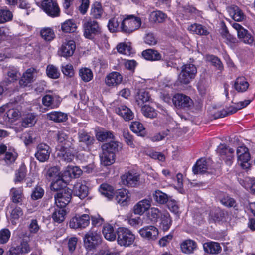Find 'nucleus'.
<instances>
[{
  "label": "nucleus",
  "instance_id": "nucleus-1",
  "mask_svg": "<svg viewBox=\"0 0 255 255\" xmlns=\"http://www.w3.org/2000/svg\"><path fill=\"white\" fill-rule=\"evenodd\" d=\"M102 154L100 156L101 164L105 166L110 165L115 161L116 154L119 151V142L111 141L102 146Z\"/></svg>",
  "mask_w": 255,
  "mask_h": 255
},
{
  "label": "nucleus",
  "instance_id": "nucleus-2",
  "mask_svg": "<svg viewBox=\"0 0 255 255\" xmlns=\"http://www.w3.org/2000/svg\"><path fill=\"white\" fill-rule=\"evenodd\" d=\"M32 250L29 241L21 238H12L6 255H22L27 254Z\"/></svg>",
  "mask_w": 255,
  "mask_h": 255
},
{
  "label": "nucleus",
  "instance_id": "nucleus-3",
  "mask_svg": "<svg viewBox=\"0 0 255 255\" xmlns=\"http://www.w3.org/2000/svg\"><path fill=\"white\" fill-rule=\"evenodd\" d=\"M140 17L133 15H125L120 24L121 32L126 34H130L137 30L141 26Z\"/></svg>",
  "mask_w": 255,
  "mask_h": 255
},
{
  "label": "nucleus",
  "instance_id": "nucleus-4",
  "mask_svg": "<svg viewBox=\"0 0 255 255\" xmlns=\"http://www.w3.org/2000/svg\"><path fill=\"white\" fill-rule=\"evenodd\" d=\"M117 242L120 246L128 247L133 244L135 236L128 228L119 227L116 229Z\"/></svg>",
  "mask_w": 255,
  "mask_h": 255
},
{
  "label": "nucleus",
  "instance_id": "nucleus-5",
  "mask_svg": "<svg viewBox=\"0 0 255 255\" xmlns=\"http://www.w3.org/2000/svg\"><path fill=\"white\" fill-rule=\"evenodd\" d=\"M83 241L86 249L91 251L99 247L102 242V238L96 232L90 230L85 235Z\"/></svg>",
  "mask_w": 255,
  "mask_h": 255
},
{
  "label": "nucleus",
  "instance_id": "nucleus-6",
  "mask_svg": "<svg viewBox=\"0 0 255 255\" xmlns=\"http://www.w3.org/2000/svg\"><path fill=\"white\" fill-rule=\"evenodd\" d=\"M197 68L194 64H184L181 67V71L178 76V81L181 84H188L195 78Z\"/></svg>",
  "mask_w": 255,
  "mask_h": 255
},
{
  "label": "nucleus",
  "instance_id": "nucleus-7",
  "mask_svg": "<svg viewBox=\"0 0 255 255\" xmlns=\"http://www.w3.org/2000/svg\"><path fill=\"white\" fill-rule=\"evenodd\" d=\"M84 37L89 39H93L95 36L101 32L99 23L95 20L90 18L83 24Z\"/></svg>",
  "mask_w": 255,
  "mask_h": 255
},
{
  "label": "nucleus",
  "instance_id": "nucleus-8",
  "mask_svg": "<svg viewBox=\"0 0 255 255\" xmlns=\"http://www.w3.org/2000/svg\"><path fill=\"white\" fill-rule=\"evenodd\" d=\"M49 16L54 18L60 16V9L57 2L53 0H43L39 5Z\"/></svg>",
  "mask_w": 255,
  "mask_h": 255
},
{
  "label": "nucleus",
  "instance_id": "nucleus-9",
  "mask_svg": "<svg viewBox=\"0 0 255 255\" xmlns=\"http://www.w3.org/2000/svg\"><path fill=\"white\" fill-rule=\"evenodd\" d=\"M172 101L178 109L188 110L193 105V101L191 98L182 93L175 94L172 98Z\"/></svg>",
  "mask_w": 255,
  "mask_h": 255
},
{
  "label": "nucleus",
  "instance_id": "nucleus-10",
  "mask_svg": "<svg viewBox=\"0 0 255 255\" xmlns=\"http://www.w3.org/2000/svg\"><path fill=\"white\" fill-rule=\"evenodd\" d=\"M72 195V190L65 188L54 195L55 204L57 207L66 208L71 201Z\"/></svg>",
  "mask_w": 255,
  "mask_h": 255
},
{
  "label": "nucleus",
  "instance_id": "nucleus-11",
  "mask_svg": "<svg viewBox=\"0 0 255 255\" xmlns=\"http://www.w3.org/2000/svg\"><path fill=\"white\" fill-rule=\"evenodd\" d=\"M79 146L84 151H89L95 142L94 137L85 131L78 133Z\"/></svg>",
  "mask_w": 255,
  "mask_h": 255
},
{
  "label": "nucleus",
  "instance_id": "nucleus-12",
  "mask_svg": "<svg viewBox=\"0 0 255 255\" xmlns=\"http://www.w3.org/2000/svg\"><path fill=\"white\" fill-rule=\"evenodd\" d=\"M217 152L220 159L224 160L227 165L231 166L232 164L234 153L233 148H229V146L225 144H220L218 147Z\"/></svg>",
  "mask_w": 255,
  "mask_h": 255
},
{
  "label": "nucleus",
  "instance_id": "nucleus-13",
  "mask_svg": "<svg viewBox=\"0 0 255 255\" xmlns=\"http://www.w3.org/2000/svg\"><path fill=\"white\" fill-rule=\"evenodd\" d=\"M140 175L133 171H128L121 176L123 184L128 187H135L139 183Z\"/></svg>",
  "mask_w": 255,
  "mask_h": 255
},
{
  "label": "nucleus",
  "instance_id": "nucleus-14",
  "mask_svg": "<svg viewBox=\"0 0 255 255\" xmlns=\"http://www.w3.org/2000/svg\"><path fill=\"white\" fill-rule=\"evenodd\" d=\"M90 217L88 214L81 216H75L72 218L69 222V226L73 229H82L88 226L90 224Z\"/></svg>",
  "mask_w": 255,
  "mask_h": 255
},
{
  "label": "nucleus",
  "instance_id": "nucleus-15",
  "mask_svg": "<svg viewBox=\"0 0 255 255\" xmlns=\"http://www.w3.org/2000/svg\"><path fill=\"white\" fill-rule=\"evenodd\" d=\"M140 236L148 241H155L157 239L159 231L157 227L152 225L145 226L138 231Z\"/></svg>",
  "mask_w": 255,
  "mask_h": 255
},
{
  "label": "nucleus",
  "instance_id": "nucleus-16",
  "mask_svg": "<svg viewBox=\"0 0 255 255\" xmlns=\"http://www.w3.org/2000/svg\"><path fill=\"white\" fill-rule=\"evenodd\" d=\"M36 149L34 156L37 160L40 162H44L49 159L51 150L48 145L40 143L37 145Z\"/></svg>",
  "mask_w": 255,
  "mask_h": 255
},
{
  "label": "nucleus",
  "instance_id": "nucleus-17",
  "mask_svg": "<svg viewBox=\"0 0 255 255\" xmlns=\"http://www.w3.org/2000/svg\"><path fill=\"white\" fill-rule=\"evenodd\" d=\"M76 49L75 42L73 40H65L60 48L61 55L65 58L73 55Z\"/></svg>",
  "mask_w": 255,
  "mask_h": 255
},
{
  "label": "nucleus",
  "instance_id": "nucleus-18",
  "mask_svg": "<svg viewBox=\"0 0 255 255\" xmlns=\"http://www.w3.org/2000/svg\"><path fill=\"white\" fill-rule=\"evenodd\" d=\"M122 75L118 72L113 71L108 74L105 78V83L109 87H115L121 83Z\"/></svg>",
  "mask_w": 255,
  "mask_h": 255
},
{
  "label": "nucleus",
  "instance_id": "nucleus-19",
  "mask_svg": "<svg viewBox=\"0 0 255 255\" xmlns=\"http://www.w3.org/2000/svg\"><path fill=\"white\" fill-rule=\"evenodd\" d=\"M208 169L209 168L207 160L202 158L198 159L192 167V171L195 175L209 172L208 171ZM209 172L211 173H214L212 171Z\"/></svg>",
  "mask_w": 255,
  "mask_h": 255
},
{
  "label": "nucleus",
  "instance_id": "nucleus-20",
  "mask_svg": "<svg viewBox=\"0 0 255 255\" xmlns=\"http://www.w3.org/2000/svg\"><path fill=\"white\" fill-rule=\"evenodd\" d=\"M181 251L185 254H191L197 248V243L191 239L184 240L180 245Z\"/></svg>",
  "mask_w": 255,
  "mask_h": 255
},
{
  "label": "nucleus",
  "instance_id": "nucleus-21",
  "mask_svg": "<svg viewBox=\"0 0 255 255\" xmlns=\"http://www.w3.org/2000/svg\"><path fill=\"white\" fill-rule=\"evenodd\" d=\"M116 113L126 121H129L134 118V114L130 109L125 105H121L115 109Z\"/></svg>",
  "mask_w": 255,
  "mask_h": 255
},
{
  "label": "nucleus",
  "instance_id": "nucleus-22",
  "mask_svg": "<svg viewBox=\"0 0 255 255\" xmlns=\"http://www.w3.org/2000/svg\"><path fill=\"white\" fill-rule=\"evenodd\" d=\"M102 233L104 238L110 241H115L117 236L116 230H115L114 226L109 223L104 224Z\"/></svg>",
  "mask_w": 255,
  "mask_h": 255
},
{
  "label": "nucleus",
  "instance_id": "nucleus-23",
  "mask_svg": "<svg viewBox=\"0 0 255 255\" xmlns=\"http://www.w3.org/2000/svg\"><path fill=\"white\" fill-rule=\"evenodd\" d=\"M72 191L74 196H78L80 199H82L88 196L89 189L86 185L77 183L74 185Z\"/></svg>",
  "mask_w": 255,
  "mask_h": 255
},
{
  "label": "nucleus",
  "instance_id": "nucleus-24",
  "mask_svg": "<svg viewBox=\"0 0 255 255\" xmlns=\"http://www.w3.org/2000/svg\"><path fill=\"white\" fill-rule=\"evenodd\" d=\"M142 56L146 60L150 61H159L162 59V55L157 50L153 49H147L142 52Z\"/></svg>",
  "mask_w": 255,
  "mask_h": 255
},
{
  "label": "nucleus",
  "instance_id": "nucleus-25",
  "mask_svg": "<svg viewBox=\"0 0 255 255\" xmlns=\"http://www.w3.org/2000/svg\"><path fill=\"white\" fill-rule=\"evenodd\" d=\"M36 71L34 68H28L22 75L19 81L21 87H25L31 83L33 79V73Z\"/></svg>",
  "mask_w": 255,
  "mask_h": 255
},
{
  "label": "nucleus",
  "instance_id": "nucleus-26",
  "mask_svg": "<svg viewBox=\"0 0 255 255\" xmlns=\"http://www.w3.org/2000/svg\"><path fill=\"white\" fill-rule=\"evenodd\" d=\"M204 251L211 254H218L222 251L220 244L216 242L210 241L203 244Z\"/></svg>",
  "mask_w": 255,
  "mask_h": 255
},
{
  "label": "nucleus",
  "instance_id": "nucleus-27",
  "mask_svg": "<svg viewBox=\"0 0 255 255\" xmlns=\"http://www.w3.org/2000/svg\"><path fill=\"white\" fill-rule=\"evenodd\" d=\"M151 206V201L148 199H143L139 201L133 207L134 213L135 214L142 215L148 210Z\"/></svg>",
  "mask_w": 255,
  "mask_h": 255
},
{
  "label": "nucleus",
  "instance_id": "nucleus-28",
  "mask_svg": "<svg viewBox=\"0 0 255 255\" xmlns=\"http://www.w3.org/2000/svg\"><path fill=\"white\" fill-rule=\"evenodd\" d=\"M66 214L67 212L65 207H59L56 205L54 211L51 215V217L54 222L61 223L65 220Z\"/></svg>",
  "mask_w": 255,
  "mask_h": 255
},
{
  "label": "nucleus",
  "instance_id": "nucleus-29",
  "mask_svg": "<svg viewBox=\"0 0 255 255\" xmlns=\"http://www.w3.org/2000/svg\"><path fill=\"white\" fill-rule=\"evenodd\" d=\"M221 35L225 39V43L231 49H234L237 46V39L229 33L226 27L223 29Z\"/></svg>",
  "mask_w": 255,
  "mask_h": 255
},
{
  "label": "nucleus",
  "instance_id": "nucleus-30",
  "mask_svg": "<svg viewBox=\"0 0 255 255\" xmlns=\"http://www.w3.org/2000/svg\"><path fill=\"white\" fill-rule=\"evenodd\" d=\"M135 98L137 104L140 106H143L145 103L150 102L151 100L149 92L145 89L139 90L137 93Z\"/></svg>",
  "mask_w": 255,
  "mask_h": 255
},
{
  "label": "nucleus",
  "instance_id": "nucleus-31",
  "mask_svg": "<svg viewBox=\"0 0 255 255\" xmlns=\"http://www.w3.org/2000/svg\"><path fill=\"white\" fill-rule=\"evenodd\" d=\"M11 200L16 204L21 205L24 198L23 190L22 188L13 187L10 190Z\"/></svg>",
  "mask_w": 255,
  "mask_h": 255
},
{
  "label": "nucleus",
  "instance_id": "nucleus-32",
  "mask_svg": "<svg viewBox=\"0 0 255 255\" xmlns=\"http://www.w3.org/2000/svg\"><path fill=\"white\" fill-rule=\"evenodd\" d=\"M240 109L239 106H237L236 103V106H230L229 107H227L226 109H223L222 110L217 111L214 115L215 119L224 118L236 113Z\"/></svg>",
  "mask_w": 255,
  "mask_h": 255
},
{
  "label": "nucleus",
  "instance_id": "nucleus-33",
  "mask_svg": "<svg viewBox=\"0 0 255 255\" xmlns=\"http://www.w3.org/2000/svg\"><path fill=\"white\" fill-rule=\"evenodd\" d=\"M130 129L137 136L142 137L146 135V131L143 125L138 121L131 122L130 125Z\"/></svg>",
  "mask_w": 255,
  "mask_h": 255
},
{
  "label": "nucleus",
  "instance_id": "nucleus-34",
  "mask_svg": "<svg viewBox=\"0 0 255 255\" xmlns=\"http://www.w3.org/2000/svg\"><path fill=\"white\" fill-rule=\"evenodd\" d=\"M249 84L245 77H238L236 78L234 84V88L238 92H244L247 90Z\"/></svg>",
  "mask_w": 255,
  "mask_h": 255
},
{
  "label": "nucleus",
  "instance_id": "nucleus-35",
  "mask_svg": "<svg viewBox=\"0 0 255 255\" xmlns=\"http://www.w3.org/2000/svg\"><path fill=\"white\" fill-rule=\"evenodd\" d=\"M230 16L236 21H241L244 18V14L239 7L236 5H232L227 9Z\"/></svg>",
  "mask_w": 255,
  "mask_h": 255
},
{
  "label": "nucleus",
  "instance_id": "nucleus-36",
  "mask_svg": "<svg viewBox=\"0 0 255 255\" xmlns=\"http://www.w3.org/2000/svg\"><path fill=\"white\" fill-rule=\"evenodd\" d=\"M104 10L101 2L95 1L91 7L90 15L92 18L95 19H100L103 15Z\"/></svg>",
  "mask_w": 255,
  "mask_h": 255
},
{
  "label": "nucleus",
  "instance_id": "nucleus-37",
  "mask_svg": "<svg viewBox=\"0 0 255 255\" xmlns=\"http://www.w3.org/2000/svg\"><path fill=\"white\" fill-rule=\"evenodd\" d=\"M116 199L118 203L122 206L127 205L130 200L127 190L124 189H119L116 192Z\"/></svg>",
  "mask_w": 255,
  "mask_h": 255
},
{
  "label": "nucleus",
  "instance_id": "nucleus-38",
  "mask_svg": "<svg viewBox=\"0 0 255 255\" xmlns=\"http://www.w3.org/2000/svg\"><path fill=\"white\" fill-rule=\"evenodd\" d=\"M188 30L193 33L200 36H207L209 34L207 28L200 24L194 23L191 24Z\"/></svg>",
  "mask_w": 255,
  "mask_h": 255
},
{
  "label": "nucleus",
  "instance_id": "nucleus-39",
  "mask_svg": "<svg viewBox=\"0 0 255 255\" xmlns=\"http://www.w3.org/2000/svg\"><path fill=\"white\" fill-rule=\"evenodd\" d=\"M59 153H58V155L61 156L64 161L67 162H70L73 160L74 154L71 150V146H63L59 148Z\"/></svg>",
  "mask_w": 255,
  "mask_h": 255
},
{
  "label": "nucleus",
  "instance_id": "nucleus-40",
  "mask_svg": "<svg viewBox=\"0 0 255 255\" xmlns=\"http://www.w3.org/2000/svg\"><path fill=\"white\" fill-rule=\"evenodd\" d=\"M47 115L49 120L56 123L65 122L68 119L67 114L61 112L53 111L48 113Z\"/></svg>",
  "mask_w": 255,
  "mask_h": 255
},
{
  "label": "nucleus",
  "instance_id": "nucleus-41",
  "mask_svg": "<svg viewBox=\"0 0 255 255\" xmlns=\"http://www.w3.org/2000/svg\"><path fill=\"white\" fill-rule=\"evenodd\" d=\"M77 28L76 23L74 19H68L61 24V30L64 33H73Z\"/></svg>",
  "mask_w": 255,
  "mask_h": 255
},
{
  "label": "nucleus",
  "instance_id": "nucleus-42",
  "mask_svg": "<svg viewBox=\"0 0 255 255\" xmlns=\"http://www.w3.org/2000/svg\"><path fill=\"white\" fill-rule=\"evenodd\" d=\"M160 227L163 231H167L172 223V218L168 212H164L160 218Z\"/></svg>",
  "mask_w": 255,
  "mask_h": 255
},
{
  "label": "nucleus",
  "instance_id": "nucleus-43",
  "mask_svg": "<svg viewBox=\"0 0 255 255\" xmlns=\"http://www.w3.org/2000/svg\"><path fill=\"white\" fill-rule=\"evenodd\" d=\"M117 51L122 54L130 55L133 53L131 42H123L119 43L116 47Z\"/></svg>",
  "mask_w": 255,
  "mask_h": 255
},
{
  "label": "nucleus",
  "instance_id": "nucleus-44",
  "mask_svg": "<svg viewBox=\"0 0 255 255\" xmlns=\"http://www.w3.org/2000/svg\"><path fill=\"white\" fill-rule=\"evenodd\" d=\"M237 155L238 157V162L250 161V154L248 151V149L244 146H240L237 149Z\"/></svg>",
  "mask_w": 255,
  "mask_h": 255
},
{
  "label": "nucleus",
  "instance_id": "nucleus-45",
  "mask_svg": "<svg viewBox=\"0 0 255 255\" xmlns=\"http://www.w3.org/2000/svg\"><path fill=\"white\" fill-rule=\"evenodd\" d=\"M225 217V215L224 211L220 209L211 211L209 214V221L212 223L222 221Z\"/></svg>",
  "mask_w": 255,
  "mask_h": 255
},
{
  "label": "nucleus",
  "instance_id": "nucleus-46",
  "mask_svg": "<svg viewBox=\"0 0 255 255\" xmlns=\"http://www.w3.org/2000/svg\"><path fill=\"white\" fill-rule=\"evenodd\" d=\"M68 136L63 131H58L57 134V141L58 142L57 148L63 146L70 147L71 143L68 140Z\"/></svg>",
  "mask_w": 255,
  "mask_h": 255
},
{
  "label": "nucleus",
  "instance_id": "nucleus-47",
  "mask_svg": "<svg viewBox=\"0 0 255 255\" xmlns=\"http://www.w3.org/2000/svg\"><path fill=\"white\" fill-rule=\"evenodd\" d=\"M221 203L224 206L228 208L233 207L235 210H238V205L235 199L229 195L226 194L223 196L220 199Z\"/></svg>",
  "mask_w": 255,
  "mask_h": 255
},
{
  "label": "nucleus",
  "instance_id": "nucleus-48",
  "mask_svg": "<svg viewBox=\"0 0 255 255\" xmlns=\"http://www.w3.org/2000/svg\"><path fill=\"white\" fill-rule=\"evenodd\" d=\"M167 18V15L160 10L153 11L150 14L149 20L153 23H163Z\"/></svg>",
  "mask_w": 255,
  "mask_h": 255
},
{
  "label": "nucleus",
  "instance_id": "nucleus-49",
  "mask_svg": "<svg viewBox=\"0 0 255 255\" xmlns=\"http://www.w3.org/2000/svg\"><path fill=\"white\" fill-rule=\"evenodd\" d=\"M27 174V168L24 164H22L15 173L14 182L15 183H21L25 178Z\"/></svg>",
  "mask_w": 255,
  "mask_h": 255
},
{
  "label": "nucleus",
  "instance_id": "nucleus-50",
  "mask_svg": "<svg viewBox=\"0 0 255 255\" xmlns=\"http://www.w3.org/2000/svg\"><path fill=\"white\" fill-rule=\"evenodd\" d=\"M99 190L102 194L109 199H112L115 195L113 186L107 183H103L100 185Z\"/></svg>",
  "mask_w": 255,
  "mask_h": 255
},
{
  "label": "nucleus",
  "instance_id": "nucleus-51",
  "mask_svg": "<svg viewBox=\"0 0 255 255\" xmlns=\"http://www.w3.org/2000/svg\"><path fill=\"white\" fill-rule=\"evenodd\" d=\"M65 188H67L66 183L61 176H58L55 181H52L50 185L51 190L57 191V192L64 190Z\"/></svg>",
  "mask_w": 255,
  "mask_h": 255
},
{
  "label": "nucleus",
  "instance_id": "nucleus-52",
  "mask_svg": "<svg viewBox=\"0 0 255 255\" xmlns=\"http://www.w3.org/2000/svg\"><path fill=\"white\" fill-rule=\"evenodd\" d=\"M20 115V113L17 109H8L4 115V120L13 123L19 118Z\"/></svg>",
  "mask_w": 255,
  "mask_h": 255
},
{
  "label": "nucleus",
  "instance_id": "nucleus-53",
  "mask_svg": "<svg viewBox=\"0 0 255 255\" xmlns=\"http://www.w3.org/2000/svg\"><path fill=\"white\" fill-rule=\"evenodd\" d=\"M122 19L113 17L109 20L108 23V28L111 33L121 32L120 24L121 23Z\"/></svg>",
  "mask_w": 255,
  "mask_h": 255
},
{
  "label": "nucleus",
  "instance_id": "nucleus-54",
  "mask_svg": "<svg viewBox=\"0 0 255 255\" xmlns=\"http://www.w3.org/2000/svg\"><path fill=\"white\" fill-rule=\"evenodd\" d=\"M40 36L46 41H51L55 37V34L53 29L50 27H44L40 31Z\"/></svg>",
  "mask_w": 255,
  "mask_h": 255
},
{
  "label": "nucleus",
  "instance_id": "nucleus-55",
  "mask_svg": "<svg viewBox=\"0 0 255 255\" xmlns=\"http://www.w3.org/2000/svg\"><path fill=\"white\" fill-rule=\"evenodd\" d=\"M153 199L158 203L165 204L168 201L169 197L167 194L159 190H156L153 194Z\"/></svg>",
  "mask_w": 255,
  "mask_h": 255
},
{
  "label": "nucleus",
  "instance_id": "nucleus-56",
  "mask_svg": "<svg viewBox=\"0 0 255 255\" xmlns=\"http://www.w3.org/2000/svg\"><path fill=\"white\" fill-rule=\"evenodd\" d=\"M12 18V13L6 7L0 9V24L10 21Z\"/></svg>",
  "mask_w": 255,
  "mask_h": 255
},
{
  "label": "nucleus",
  "instance_id": "nucleus-57",
  "mask_svg": "<svg viewBox=\"0 0 255 255\" xmlns=\"http://www.w3.org/2000/svg\"><path fill=\"white\" fill-rule=\"evenodd\" d=\"M79 75L81 79L85 82L90 81L93 77V74L92 70L87 67L80 69Z\"/></svg>",
  "mask_w": 255,
  "mask_h": 255
},
{
  "label": "nucleus",
  "instance_id": "nucleus-58",
  "mask_svg": "<svg viewBox=\"0 0 255 255\" xmlns=\"http://www.w3.org/2000/svg\"><path fill=\"white\" fill-rule=\"evenodd\" d=\"M47 76L53 79H56L59 77L60 73L58 68L53 65H48L46 69Z\"/></svg>",
  "mask_w": 255,
  "mask_h": 255
},
{
  "label": "nucleus",
  "instance_id": "nucleus-59",
  "mask_svg": "<svg viewBox=\"0 0 255 255\" xmlns=\"http://www.w3.org/2000/svg\"><path fill=\"white\" fill-rule=\"evenodd\" d=\"M36 123L35 116L33 113L27 114L22 119L21 125L24 128L32 127Z\"/></svg>",
  "mask_w": 255,
  "mask_h": 255
},
{
  "label": "nucleus",
  "instance_id": "nucleus-60",
  "mask_svg": "<svg viewBox=\"0 0 255 255\" xmlns=\"http://www.w3.org/2000/svg\"><path fill=\"white\" fill-rule=\"evenodd\" d=\"M163 213L157 208L152 207L148 212V217L153 222H157L159 218H161Z\"/></svg>",
  "mask_w": 255,
  "mask_h": 255
},
{
  "label": "nucleus",
  "instance_id": "nucleus-61",
  "mask_svg": "<svg viewBox=\"0 0 255 255\" xmlns=\"http://www.w3.org/2000/svg\"><path fill=\"white\" fill-rule=\"evenodd\" d=\"M66 173L71 178H77L82 174V171L78 166H68L66 172H65V174Z\"/></svg>",
  "mask_w": 255,
  "mask_h": 255
},
{
  "label": "nucleus",
  "instance_id": "nucleus-62",
  "mask_svg": "<svg viewBox=\"0 0 255 255\" xmlns=\"http://www.w3.org/2000/svg\"><path fill=\"white\" fill-rule=\"evenodd\" d=\"M44 189L40 185H37L32 190L31 198L33 200L41 199L44 195Z\"/></svg>",
  "mask_w": 255,
  "mask_h": 255
},
{
  "label": "nucleus",
  "instance_id": "nucleus-63",
  "mask_svg": "<svg viewBox=\"0 0 255 255\" xmlns=\"http://www.w3.org/2000/svg\"><path fill=\"white\" fill-rule=\"evenodd\" d=\"M207 60L210 62L213 66L215 67L218 70L222 71L224 69V66L221 60L217 56L214 55H209L207 56Z\"/></svg>",
  "mask_w": 255,
  "mask_h": 255
},
{
  "label": "nucleus",
  "instance_id": "nucleus-64",
  "mask_svg": "<svg viewBox=\"0 0 255 255\" xmlns=\"http://www.w3.org/2000/svg\"><path fill=\"white\" fill-rule=\"evenodd\" d=\"M141 107L142 114L145 117L150 119H153L156 117L157 114L156 110L153 108L147 105Z\"/></svg>",
  "mask_w": 255,
  "mask_h": 255
}]
</instances>
